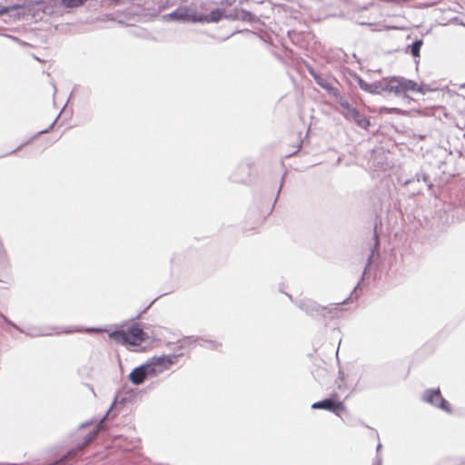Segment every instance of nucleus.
Listing matches in <instances>:
<instances>
[{
  "instance_id": "obj_18",
  "label": "nucleus",
  "mask_w": 465,
  "mask_h": 465,
  "mask_svg": "<svg viewBox=\"0 0 465 465\" xmlns=\"http://www.w3.org/2000/svg\"><path fill=\"white\" fill-rule=\"evenodd\" d=\"M372 255H373V252L369 256V259H368V264L366 265L365 269H364V272H363V274L366 273V271L368 270V267L370 266V264L371 263V258H372Z\"/></svg>"
},
{
  "instance_id": "obj_19",
  "label": "nucleus",
  "mask_w": 465,
  "mask_h": 465,
  "mask_svg": "<svg viewBox=\"0 0 465 465\" xmlns=\"http://www.w3.org/2000/svg\"><path fill=\"white\" fill-rule=\"evenodd\" d=\"M98 430H99V428L94 431V433L92 434L91 439H93V438H94L96 436V434L98 433Z\"/></svg>"
},
{
  "instance_id": "obj_11",
  "label": "nucleus",
  "mask_w": 465,
  "mask_h": 465,
  "mask_svg": "<svg viewBox=\"0 0 465 465\" xmlns=\"http://www.w3.org/2000/svg\"><path fill=\"white\" fill-rule=\"evenodd\" d=\"M166 17L170 19L181 20V21H188L189 15L184 9H176L174 12L166 15Z\"/></svg>"
},
{
  "instance_id": "obj_21",
  "label": "nucleus",
  "mask_w": 465,
  "mask_h": 465,
  "mask_svg": "<svg viewBox=\"0 0 465 465\" xmlns=\"http://www.w3.org/2000/svg\"><path fill=\"white\" fill-rule=\"evenodd\" d=\"M381 448V445L379 444L378 447H377V451H379Z\"/></svg>"
},
{
  "instance_id": "obj_6",
  "label": "nucleus",
  "mask_w": 465,
  "mask_h": 465,
  "mask_svg": "<svg viewBox=\"0 0 465 465\" xmlns=\"http://www.w3.org/2000/svg\"><path fill=\"white\" fill-rule=\"evenodd\" d=\"M313 76L316 83L323 89H325L330 94L333 96H339V91L337 88L333 86V80L328 78L325 75L316 74L314 72L311 73Z\"/></svg>"
},
{
  "instance_id": "obj_16",
  "label": "nucleus",
  "mask_w": 465,
  "mask_h": 465,
  "mask_svg": "<svg viewBox=\"0 0 465 465\" xmlns=\"http://www.w3.org/2000/svg\"><path fill=\"white\" fill-rule=\"evenodd\" d=\"M416 179L417 181L419 182L420 179H422V181L427 184V186L430 188L431 186V184L430 183V180H429V176L424 174V173H421V174H417L416 175Z\"/></svg>"
},
{
  "instance_id": "obj_13",
  "label": "nucleus",
  "mask_w": 465,
  "mask_h": 465,
  "mask_svg": "<svg viewBox=\"0 0 465 465\" xmlns=\"http://www.w3.org/2000/svg\"><path fill=\"white\" fill-rule=\"evenodd\" d=\"M86 0H63V3L67 7H76L84 4Z\"/></svg>"
},
{
  "instance_id": "obj_8",
  "label": "nucleus",
  "mask_w": 465,
  "mask_h": 465,
  "mask_svg": "<svg viewBox=\"0 0 465 465\" xmlns=\"http://www.w3.org/2000/svg\"><path fill=\"white\" fill-rule=\"evenodd\" d=\"M301 309L305 311L310 314H313L314 312L321 313L322 316H325L326 313H330V310L327 307H321L316 304L314 302L307 301L303 302L300 305Z\"/></svg>"
},
{
  "instance_id": "obj_2",
  "label": "nucleus",
  "mask_w": 465,
  "mask_h": 465,
  "mask_svg": "<svg viewBox=\"0 0 465 465\" xmlns=\"http://www.w3.org/2000/svg\"><path fill=\"white\" fill-rule=\"evenodd\" d=\"M110 339L123 345L139 346L148 335L138 325H134L127 331H115L109 334Z\"/></svg>"
},
{
  "instance_id": "obj_1",
  "label": "nucleus",
  "mask_w": 465,
  "mask_h": 465,
  "mask_svg": "<svg viewBox=\"0 0 465 465\" xmlns=\"http://www.w3.org/2000/svg\"><path fill=\"white\" fill-rule=\"evenodd\" d=\"M173 364L172 357L153 358L148 362L136 367L129 374V380L135 385L142 384L149 376H155L168 370Z\"/></svg>"
},
{
  "instance_id": "obj_5",
  "label": "nucleus",
  "mask_w": 465,
  "mask_h": 465,
  "mask_svg": "<svg viewBox=\"0 0 465 465\" xmlns=\"http://www.w3.org/2000/svg\"><path fill=\"white\" fill-rule=\"evenodd\" d=\"M357 83L361 89H362L365 92H368L370 94H381L385 91V78H382L380 81H377L373 84H368L364 80H362L361 77H357Z\"/></svg>"
},
{
  "instance_id": "obj_10",
  "label": "nucleus",
  "mask_w": 465,
  "mask_h": 465,
  "mask_svg": "<svg viewBox=\"0 0 465 465\" xmlns=\"http://www.w3.org/2000/svg\"><path fill=\"white\" fill-rule=\"evenodd\" d=\"M223 13H224V11L222 9H215V10H213L207 15H202L198 18H194L193 21L206 22V23L219 22L222 19V17L223 16Z\"/></svg>"
},
{
  "instance_id": "obj_4",
  "label": "nucleus",
  "mask_w": 465,
  "mask_h": 465,
  "mask_svg": "<svg viewBox=\"0 0 465 465\" xmlns=\"http://www.w3.org/2000/svg\"><path fill=\"white\" fill-rule=\"evenodd\" d=\"M423 400L446 411H450L449 404L441 396L440 390L426 391L423 395Z\"/></svg>"
},
{
  "instance_id": "obj_15",
  "label": "nucleus",
  "mask_w": 465,
  "mask_h": 465,
  "mask_svg": "<svg viewBox=\"0 0 465 465\" xmlns=\"http://www.w3.org/2000/svg\"><path fill=\"white\" fill-rule=\"evenodd\" d=\"M241 19L243 21H252L253 15L250 12L242 10Z\"/></svg>"
},
{
  "instance_id": "obj_7",
  "label": "nucleus",
  "mask_w": 465,
  "mask_h": 465,
  "mask_svg": "<svg viewBox=\"0 0 465 465\" xmlns=\"http://www.w3.org/2000/svg\"><path fill=\"white\" fill-rule=\"evenodd\" d=\"M341 114L348 119L353 120L360 127H367L369 125L368 120L360 114V112L350 105L348 109L341 111Z\"/></svg>"
},
{
  "instance_id": "obj_9",
  "label": "nucleus",
  "mask_w": 465,
  "mask_h": 465,
  "mask_svg": "<svg viewBox=\"0 0 465 465\" xmlns=\"http://www.w3.org/2000/svg\"><path fill=\"white\" fill-rule=\"evenodd\" d=\"M312 409H324V410H328L331 411H335L338 409L342 410L343 405L341 402H335L331 399H325L323 401L314 402L312 405Z\"/></svg>"
},
{
  "instance_id": "obj_12",
  "label": "nucleus",
  "mask_w": 465,
  "mask_h": 465,
  "mask_svg": "<svg viewBox=\"0 0 465 465\" xmlns=\"http://www.w3.org/2000/svg\"><path fill=\"white\" fill-rule=\"evenodd\" d=\"M421 45V40H417L411 45V53L414 57H418L420 55V50Z\"/></svg>"
},
{
  "instance_id": "obj_14",
  "label": "nucleus",
  "mask_w": 465,
  "mask_h": 465,
  "mask_svg": "<svg viewBox=\"0 0 465 465\" xmlns=\"http://www.w3.org/2000/svg\"><path fill=\"white\" fill-rule=\"evenodd\" d=\"M342 109L345 110V109H348V107L351 105L350 103L345 100L342 96H341V94H339V96H335Z\"/></svg>"
},
{
  "instance_id": "obj_17",
  "label": "nucleus",
  "mask_w": 465,
  "mask_h": 465,
  "mask_svg": "<svg viewBox=\"0 0 465 465\" xmlns=\"http://www.w3.org/2000/svg\"><path fill=\"white\" fill-rule=\"evenodd\" d=\"M17 9L16 5L9 6V7H0V15L10 13L11 11H15Z\"/></svg>"
},
{
  "instance_id": "obj_20",
  "label": "nucleus",
  "mask_w": 465,
  "mask_h": 465,
  "mask_svg": "<svg viewBox=\"0 0 465 465\" xmlns=\"http://www.w3.org/2000/svg\"><path fill=\"white\" fill-rule=\"evenodd\" d=\"M375 240H376V242H375V248H376V247H377V245H378V243H379V242H378V236H377V235H375Z\"/></svg>"
},
{
  "instance_id": "obj_3",
  "label": "nucleus",
  "mask_w": 465,
  "mask_h": 465,
  "mask_svg": "<svg viewBox=\"0 0 465 465\" xmlns=\"http://www.w3.org/2000/svg\"><path fill=\"white\" fill-rule=\"evenodd\" d=\"M385 91L397 95H401L407 91L424 93L420 87H418L417 83L414 81L397 76L385 77Z\"/></svg>"
}]
</instances>
